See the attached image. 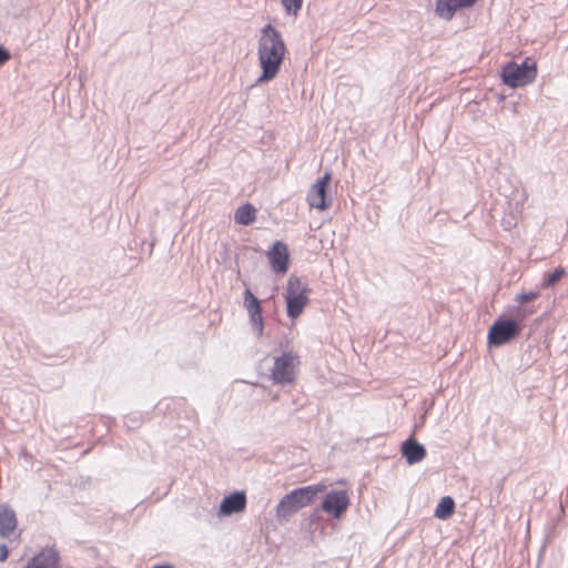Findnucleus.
<instances>
[{"label": "nucleus", "mask_w": 568, "mask_h": 568, "mask_svg": "<svg viewBox=\"0 0 568 568\" xmlns=\"http://www.w3.org/2000/svg\"><path fill=\"white\" fill-rule=\"evenodd\" d=\"M300 365L301 361L297 353L287 351L265 358L261 367L264 375L274 384L286 386L295 383Z\"/></svg>", "instance_id": "f03ea898"}, {"label": "nucleus", "mask_w": 568, "mask_h": 568, "mask_svg": "<svg viewBox=\"0 0 568 568\" xmlns=\"http://www.w3.org/2000/svg\"><path fill=\"white\" fill-rule=\"evenodd\" d=\"M537 296L538 294L535 292L521 293L517 295L516 301H518L519 303H526L537 298Z\"/></svg>", "instance_id": "4be33fe9"}, {"label": "nucleus", "mask_w": 568, "mask_h": 568, "mask_svg": "<svg viewBox=\"0 0 568 568\" xmlns=\"http://www.w3.org/2000/svg\"><path fill=\"white\" fill-rule=\"evenodd\" d=\"M475 2L476 0H437L435 12L439 18L449 21L457 10L469 8Z\"/></svg>", "instance_id": "9d476101"}, {"label": "nucleus", "mask_w": 568, "mask_h": 568, "mask_svg": "<svg viewBox=\"0 0 568 568\" xmlns=\"http://www.w3.org/2000/svg\"><path fill=\"white\" fill-rule=\"evenodd\" d=\"M287 54V47L282 33L272 24L264 26L256 41V58L260 74L256 84L275 80Z\"/></svg>", "instance_id": "f257e3e1"}, {"label": "nucleus", "mask_w": 568, "mask_h": 568, "mask_svg": "<svg viewBox=\"0 0 568 568\" xmlns=\"http://www.w3.org/2000/svg\"><path fill=\"white\" fill-rule=\"evenodd\" d=\"M244 305L248 315L261 312L260 301L252 294L250 290L245 292Z\"/></svg>", "instance_id": "a211bd4d"}, {"label": "nucleus", "mask_w": 568, "mask_h": 568, "mask_svg": "<svg viewBox=\"0 0 568 568\" xmlns=\"http://www.w3.org/2000/svg\"><path fill=\"white\" fill-rule=\"evenodd\" d=\"M310 287L300 277L291 275L285 287L286 313L292 320H296L304 311L310 300Z\"/></svg>", "instance_id": "7ed1b4c3"}, {"label": "nucleus", "mask_w": 568, "mask_h": 568, "mask_svg": "<svg viewBox=\"0 0 568 568\" xmlns=\"http://www.w3.org/2000/svg\"><path fill=\"white\" fill-rule=\"evenodd\" d=\"M286 14L296 17L302 8L303 0H281Z\"/></svg>", "instance_id": "6ab92c4d"}, {"label": "nucleus", "mask_w": 568, "mask_h": 568, "mask_svg": "<svg viewBox=\"0 0 568 568\" xmlns=\"http://www.w3.org/2000/svg\"><path fill=\"white\" fill-rule=\"evenodd\" d=\"M331 174L326 172L320 180L311 185L307 192V203L311 207L325 211L332 205V197L327 195Z\"/></svg>", "instance_id": "423d86ee"}, {"label": "nucleus", "mask_w": 568, "mask_h": 568, "mask_svg": "<svg viewBox=\"0 0 568 568\" xmlns=\"http://www.w3.org/2000/svg\"><path fill=\"white\" fill-rule=\"evenodd\" d=\"M537 77V63L527 58L523 63H507L501 71V78L506 85L510 88L525 87L535 81Z\"/></svg>", "instance_id": "20e7f679"}, {"label": "nucleus", "mask_w": 568, "mask_h": 568, "mask_svg": "<svg viewBox=\"0 0 568 568\" xmlns=\"http://www.w3.org/2000/svg\"><path fill=\"white\" fill-rule=\"evenodd\" d=\"M17 528V517L7 504L0 505V536L8 537Z\"/></svg>", "instance_id": "f8f14e48"}, {"label": "nucleus", "mask_w": 568, "mask_h": 568, "mask_svg": "<svg viewBox=\"0 0 568 568\" xmlns=\"http://www.w3.org/2000/svg\"><path fill=\"white\" fill-rule=\"evenodd\" d=\"M234 220L240 225H251L256 220V209L250 203L243 204L236 209Z\"/></svg>", "instance_id": "4468645a"}, {"label": "nucleus", "mask_w": 568, "mask_h": 568, "mask_svg": "<svg viewBox=\"0 0 568 568\" xmlns=\"http://www.w3.org/2000/svg\"><path fill=\"white\" fill-rule=\"evenodd\" d=\"M246 499H222L220 507L215 510L219 518L241 513L245 509Z\"/></svg>", "instance_id": "ddd939ff"}, {"label": "nucleus", "mask_w": 568, "mask_h": 568, "mask_svg": "<svg viewBox=\"0 0 568 568\" xmlns=\"http://www.w3.org/2000/svg\"><path fill=\"white\" fill-rule=\"evenodd\" d=\"M454 499H440V503L435 509V517L445 520L454 514Z\"/></svg>", "instance_id": "f3484780"}, {"label": "nucleus", "mask_w": 568, "mask_h": 568, "mask_svg": "<svg viewBox=\"0 0 568 568\" xmlns=\"http://www.w3.org/2000/svg\"><path fill=\"white\" fill-rule=\"evenodd\" d=\"M227 497H235V498L245 497V494H244V491H235V493L229 495Z\"/></svg>", "instance_id": "393cba45"}, {"label": "nucleus", "mask_w": 568, "mask_h": 568, "mask_svg": "<svg viewBox=\"0 0 568 568\" xmlns=\"http://www.w3.org/2000/svg\"><path fill=\"white\" fill-rule=\"evenodd\" d=\"M303 500L304 499H281L276 508L277 515L286 516L291 513H295L296 510L306 505V503H304Z\"/></svg>", "instance_id": "dca6fc26"}, {"label": "nucleus", "mask_w": 568, "mask_h": 568, "mask_svg": "<svg viewBox=\"0 0 568 568\" xmlns=\"http://www.w3.org/2000/svg\"><path fill=\"white\" fill-rule=\"evenodd\" d=\"M8 557V548L4 545H0V562L4 561Z\"/></svg>", "instance_id": "b1692460"}, {"label": "nucleus", "mask_w": 568, "mask_h": 568, "mask_svg": "<svg viewBox=\"0 0 568 568\" xmlns=\"http://www.w3.org/2000/svg\"><path fill=\"white\" fill-rule=\"evenodd\" d=\"M520 332V326L513 320L496 321L488 332V344L501 346L514 339Z\"/></svg>", "instance_id": "39448f33"}, {"label": "nucleus", "mask_w": 568, "mask_h": 568, "mask_svg": "<svg viewBox=\"0 0 568 568\" xmlns=\"http://www.w3.org/2000/svg\"><path fill=\"white\" fill-rule=\"evenodd\" d=\"M323 495L324 497H345L347 490L342 489H328V486L324 483L297 488L288 493L285 497H313L315 495Z\"/></svg>", "instance_id": "6e6552de"}, {"label": "nucleus", "mask_w": 568, "mask_h": 568, "mask_svg": "<svg viewBox=\"0 0 568 568\" xmlns=\"http://www.w3.org/2000/svg\"><path fill=\"white\" fill-rule=\"evenodd\" d=\"M566 274L562 267L556 268L551 274L548 275L547 280L544 283L545 287H549L555 285L561 277Z\"/></svg>", "instance_id": "aec40b11"}, {"label": "nucleus", "mask_w": 568, "mask_h": 568, "mask_svg": "<svg viewBox=\"0 0 568 568\" xmlns=\"http://www.w3.org/2000/svg\"><path fill=\"white\" fill-rule=\"evenodd\" d=\"M152 568H173L171 565H155Z\"/></svg>", "instance_id": "a878e982"}, {"label": "nucleus", "mask_w": 568, "mask_h": 568, "mask_svg": "<svg viewBox=\"0 0 568 568\" xmlns=\"http://www.w3.org/2000/svg\"><path fill=\"white\" fill-rule=\"evenodd\" d=\"M348 507V499H323L322 509L334 516L339 517Z\"/></svg>", "instance_id": "2eb2a0df"}, {"label": "nucleus", "mask_w": 568, "mask_h": 568, "mask_svg": "<svg viewBox=\"0 0 568 568\" xmlns=\"http://www.w3.org/2000/svg\"><path fill=\"white\" fill-rule=\"evenodd\" d=\"M400 452L408 465L419 463L426 456L424 446L412 438L402 444Z\"/></svg>", "instance_id": "9b49d317"}, {"label": "nucleus", "mask_w": 568, "mask_h": 568, "mask_svg": "<svg viewBox=\"0 0 568 568\" xmlns=\"http://www.w3.org/2000/svg\"><path fill=\"white\" fill-rule=\"evenodd\" d=\"M266 256L274 272L283 275L288 271L290 253L284 242H274L266 252Z\"/></svg>", "instance_id": "0eeeda50"}, {"label": "nucleus", "mask_w": 568, "mask_h": 568, "mask_svg": "<svg viewBox=\"0 0 568 568\" xmlns=\"http://www.w3.org/2000/svg\"><path fill=\"white\" fill-rule=\"evenodd\" d=\"M24 568H61L60 555L54 547H44L28 561Z\"/></svg>", "instance_id": "1a4fd4ad"}, {"label": "nucleus", "mask_w": 568, "mask_h": 568, "mask_svg": "<svg viewBox=\"0 0 568 568\" xmlns=\"http://www.w3.org/2000/svg\"><path fill=\"white\" fill-rule=\"evenodd\" d=\"M251 323L253 326V331L260 336L263 333V318L262 312L254 313L250 315Z\"/></svg>", "instance_id": "412c9836"}, {"label": "nucleus", "mask_w": 568, "mask_h": 568, "mask_svg": "<svg viewBox=\"0 0 568 568\" xmlns=\"http://www.w3.org/2000/svg\"><path fill=\"white\" fill-rule=\"evenodd\" d=\"M10 58V54L7 50L0 47V65L6 63Z\"/></svg>", "instance_id": "5701e85b"}]
</instances>
